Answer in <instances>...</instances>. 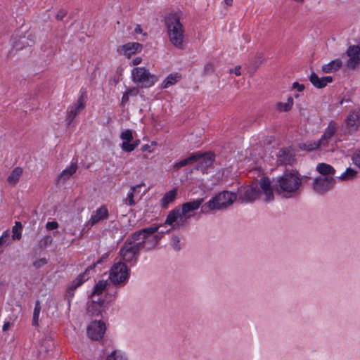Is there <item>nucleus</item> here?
<instances>
[{"mask_svg": "<svg viewBox=\"0 0 360 360\" xmlns=\"http://www.w3.org/2000/svg\"><path fill=\"white\" fill-rule=\"evenodd\" d=\"M165 25L169 42L179 50L185 49V27L176 13H169L165 17Z\"/></svg>", "mask_w": 360, "mask_h": 360, "instance_id": "nucleus-1", "label": "nucleus"}, {"mask_svg": "<svg viewBox=\"0 0 360 360\" xmlns=\"http://www.w3.org/2000/svg\"><path fill=\"white\" fill-rule=\"evenodd\" d=\"M236 199V194L229 191H223L216 195L201 207L202 213H207L214 210H221L231 205Z\"/></svg>", "mask_w": 360, "mask_h": 360, "instance_id": "nucleus-2", "label": "nucleus"}, {"mask_svg": "<svg viewBox=\"0 0 360 360\" xmlns=\"http://www.w3.org/2000/svg\"><path fill=\"white\" fill-rule=\"evenodd\" d=\"M146 243L145 240L137 242L136 244L124 242L119 252L122 262L134 266L137 262L140 251L144 248Z\"/></svg>", "mask_w": 360, "mask_h": 360, "instance_id": "nucleus-3", "label": "nucleus"}, {"mask_svg": "<svg viewBox=\"0 0 360 360\" xmlns=\"http://www.w3.org/2000/svg\"><path fill=\"white\" fill-rule=\"evenodd\" d=\"M129 278V270L124 262L119 261L110 268L109 280L115 285L124 286Z\"/></svg>", "mask_w": 360, "mask_h": 360, "instance_id": "nucleus-4", "label": "nucleus"}, {"mask_svg": "<svg viewBox=\"0 0 360 360\" xmlns=\"http://www.w3.org/2000/svg\"><path fill=\"white\" fill-rule=\"evenodd\" d=\"M278 188L281 191L287 193H292L297 192L302 184L301 179L292 172H285L277 179Z\"/></svg>", "mask_w": 360, "mask_h": 360, "instance_id": "nucleus-5", "label": "nucleus"}, {"mask_svg": "<svg viewBox=\"0 0 360 360\" xmlns=\"http://www.w3.org/2000/svg\"><path fill=\"white\" fill-rule=\"evenodd\" d=\"M131 77L133 82L141 88H149L158 81V77L143 67L134 68L131 71Z\"/></svg>", "mask_w": 360, "mask_h": 360, "instance_id": "nucleus-6", "label": "nucleus"}, {"mask_svg": "<svg viewBox=\"0 0 360 360\" xmlns=\"http://www.w3.org/2000/svg\"><path fill=\"white\" fill-rule=\"evenodd\" d=\"M335 180L333 177H316L312 184L314 191L318 193H324L330 190L335 185Z\"/></svg>", "mask_w": 360, "mask_h": 360, "instance_id": "nucleus-7", "label": "nucleus"}, {"mask_svg": "<svg viewBox=\"0 0 360 360\" xmlns=\"http://www.w3.org/2000/svg\"><path fill=\"white\" fill-rule=\"evenodd\" d=\"M158 226H152L150 227L140 229L133 233L129 238H127L125 242H129L130 243L136 244V241L146 240L148 236L158 231Z\"/></svg>", "mask_w": 360, "mask_h": 360, "instance_id": "nucleus-8", "label": "nucleus"}, {"mask_svg": "<svg viewBox=\"0 0 360 360\" xmlns=\"http://www.w3.org/2000/svg\"><path fill=\"white\" fill-rule=\"evenodd\" d=\"M188 219L189 217L182 216L179 208H175L169 212L165 220V224L171 225L175 229L179 226L184 225Z\"/></svg>", "mask_w": 360, "mask_h": 360, "instance_id": "nucleus-9", "label": "nucleus"}, {"mask_svg": "<svg viewBox=\"0 0 360 360\" xmlns=\"http://www.w3.org/2000/svg\"><path fill=\"white\" fill-rule=\"evenodd\" d=\"M295 160V154L291 148H281L277 154V161L280 165H292Z\"/></svg>", "mask_w": 360, "mask_h": 360, "instance_id": "nucleus-10", "label": "nucleus"}, {"mask_svg": "<svg viewBox=\"0 0 360 360\" xmlns=\"http://www.w3.org/2000/svg\"><path fill=\"white\" fill-rule=\"evenodd\" d=\"M105 331L104 323L98 321H93L87 328L88 336L95 340L102 338Z\"/></svg>", "mask_w": 360, "mask_h": 360, "instance_id": "nucleus-11", "label": "nucleus"}, {"mask_svg": "<svg viewBox=\"0 0 360 360\" xmlns=\"http://www.w3.org/2000/svg\"><path fill=\"white\" fill-rule=\"evenodd\" d=\"M349 57L347 66L354 70L360 63V47L359 46H350L346 52Z\"/></svg>", "mask_w": 360, "mask_h": 360, "instance_id": "nucleus-12", "label": "nucleus"}, {"mask_svg": "<svg viewBox=\"0 0 360 360\" xmlns=\"http://www.w3.org/2000/svg\"><path fill=\"white\" fill-rule=\"evenodd\" d=\"M259 195V191L256 187L252 186H247L241 188L238 191L239 199L245 202H252L255 200Z\"/></svg>", "mask_w": 360, "mask_h": 360, "instance_id": "nucleus-13", "label": "nucleus"}, {"mask_svg": "<svg viewBox=\"0 0 360 360\" xmlns=\"http://www.w3.org/2000/svg\"><path fill=\"white\" fill-rule=\"evenodd\" d=\"M85 103L82 96H79L77 103L70 106L67 112V124L70 125L76 116L84 108Z\"/></svg>", "mask_w": 360, "mask_h": 360, "instance_id": "nucleus-14", "label": "nucleus"}, {"mask_svg": "<svg viewBox=\"0 0 360 360\" xmlns=\"http://www.w3.org/2000/svg\"><path fill=\"white\" fill-rule=\"evenodd\" d=\"M194 154H198L200 155L195 162H198L197 169H200L202 172L206 170L207 168L210 167L214 160V156L212 153H202L200 152H197Z\"/></svg>", "mask_w": 360, "mask_h": 360, "instance_id": "nucleus-15", "label": "nucleus"}, {"mask_svg": "<svg viewBox=\"0 0 360 360\" xmlns=\"http://www.w3.org/2000/svg\"><path fill=\"white\" fill-rule=\"evenodd\" d=\"M108 216L109 213L106 206L102 205L93 212L89 221V224L91 226H94L101 221L106 220L108 218Z\"/></svg>", "mask_w": 360, "mask_h": 360, "instance_id": "nucleus-16", "label": "nucleus"}, {"mask_svg": "<svg viewBox=\"0 0 360 360\" xmlns=\"http://www.w3.org/2000/svg\"><path fill=\"white\" fill-rule=\"evenodd\" d=\"M104 301L98 299L97 301L92 300L87 304L86 313L89 316H98L103 310Z\"/></svg>", "mask_w": 360, "mask_h": 360, "instance_id": "nucleus-17", "label": "nucleus"}, {"mask_svg": "<svg viewBox=\"0 0 360 360\" xmlns=\"http://www.w3.org/2000/svg\"><path fill=\"white\" fill-rule=\"evenodd\" d=\"M259 184L262 191L266 195L265 201L269 202L273 200L274 193L270 179L268 177H262L260 179Z\"/></svg>", "mask_w": 360, "mask_h": 360, "instance_id": "nucleus-18", "label": "nucleus"}, {"mask_svg": "<svg viewBox=\"0 0 360 360\" xmlns=\"http://www.w3.org/2000/svg\"><path fill=\"white\" fill-rule=\"evenodd\" d=\"M346 124L349 128L357 130L360 126V110L351 111L347 117Z\"/></svg>", "mask_w": 360, "mask_h": 360, "instance_id": "nucleus-19", "label": "nucleus"}, {"mask_svg": "<svg viewBox=\"0 0 360 360\" xmlns=\"http://www.w3.org/2000/svg\"><path fill=\"white\" fill-rule=\"evenodd\" d=\"M204 202L203 198H199L193 201L185 202L182 205L181 213L183 217H187L186 214L189 213L190 212L195 211L198 210L200 206ZM188 217H190V215Z\"/></svg>", "mask_w": 360, "mask_h": 360, "instance_id": "nucleus-20", "label": "nucleus"}, {"mask_svg": "<svg viewBox=\"0 0 360 360\" xmlns=\"http://www.w3.org/2000/svg\"><path fill=\"white\" fill-rule=\"evenodd\" d=\"M309 81L316 88L321 89L332 82L333 77L331 76L319 77L316 73L312 72L309 77Z\"/></svg>", "mask_w": 360, "mask_h": 360, "instance_id": "nucleus-21", "label": "nucleus"}, {"mask_svg": "<svg viewBox=\"0 0 360 360\" xmlns=\"http://www.w3.org/2000/svg\"><path fill=\"white\" fill-rule=\"evenodd\" d=\"M77 162H72L70 165L65 169L57 177V184L68 181L77 170Z\"/></svg>", "mask_w": 360, "mask_h": 360, "instance_id": "nucleus-22", "label": "nucleus"}, {"mask_svg": "<svg viewBox=\"0 0 360 360\" xmlns=\"http://www.w3.org/2000/svg\"><path fill=\"white\" fill-rule=\"evenodd\" d=\"M336 129L335 123L334 122H330L328 127L326 129L324 134L320 139L321 142H322L323 147H326L328 145V141L335 134Z\"/></svg>", "mask_w": 360, "mask_h": 360, "instance_id": "nucleus-23", "label": "nucleus"}, {"mask_svg": "<svg viewBox=\"0 0 360 360\" xmlns=\"http://www.w3.org/2000/svg\"><path fill=\"white\" fill-rule=\"evenodd\" d=\"M120 137L122 140V143L120 145L121 149L124 152H127V146H130L134 138L132 131L131 129H127L120 134Z\"/></svg>", "mask_w": 360, "mask_h": 360, "instance_id": "nucleus-24", "label": "nucleus"}, {"mask_svg": "<svg viewBox=\"0 0 360 360\" xmlns=\"http://www.w3.org/2000/svg\"><path fill=\"white\" fill-rule=\"evenodd\" d=\"M124 54L129 57L131 54L140 52L142 49V45L137 42H129L122 46Z\"/></svg>", "mask_w": 360, "mask_h": 360, "instance_id": "nucleus-25", "label": "nucleus"}, {"mask_svg": "<svg viewBox=\"0 0 360 360\" xmlns=\"http://www.w3.org/2000/svg\"><path fill=\"white\" fill-rule=\"evenodd\" d=\"M321 147H323V144L320 139L317 141H309L306 143H300L298 144V148L300 150H307L308 152L314 150Z\"/></svg>", "mask_w": 360, "mask_h": 360, "instance_id": "nucleus-26", "label": "nucleus"}, {"mask_svg": "<svg viewBox=\"0 0 360 360\" xmlns=\"http://www.w3.org/2000/svg\"><path fill=\"white\" fill-rule=\"evenodd\" d=\"M100 262L101 261L98 260L96 263H94L89 266L83 274L79 275L72 284L74 288H77V287L80 286L85 281H87L89 278L88 276L89 272L95 268L96 264H99Z\"/></svg>", "mask_w": 360, "mask_h": 360, "instance_id": "nucleus-27", "label": "nucleus"}, {"mask_svg": "<svg viewBox=\"0 0 360 360\" xmlns=\"http://www.w3.org/2000/svg\"><path fill=\"white\" fill-rule=\"evenodd\" d=\"M53 347V339L50 336H46L41 340V342L40 343L39 352L48 353L49 351H51Z\"/></svg>", "mask_w": 360, "mask_h": 360, "instance_id": "nucleus-28", "label": "nucleus"}, {"mask_svg": "<svg viewBox=\"0 0 360 360\" xmlns=\"http://www.w3.org/2000/svg\"><path fill=\"white\" fill-rule=\"evenodd\" d=\"M199 157H200L199 155L193 153L187 158H185L181 161L176 162L173 167H174V168L178 169L185 167L186 165H193L198 160V158Z\"/></svg>", "mask_w": 360, "mask_h": 360, "instance_id": "nucleus-29", "label": "nucleus"}, {"mask_svg": "<svg viewBox=\"0 0 360 360\" xmlns=\"http://www.w3.org/2000/svg\"><path fill=\"white\" fill-rule=\"evenodd\" d=\"M181 76L179 73L169 75L162 82L161 86L162 89H167L169 86L174 85L181 79Z\"/></svg>", "mask_w": 360, "mask_h": 360, "instance_id": "nucleus-30", "label": "nucleus"}, {"mask_svg": "<svg viewBox=\"0 0 360 360\" xmlns=\"http://www.w3.org/2000/svg\"><path fill=\"white\" fill-rule=\"evenodd\" d=\"M342 66V61L340 59L332 60L328 64L322 66V70L325 73H330L338 70Z\"/></svg>", "mask_w": 360, "mask_h": 360, "instance_id": "nucleus-31", "label": "nucleus"}, {"mask_svg": "<svg viewBox=\"0 0 360 360\" xmlns=\"http://www.w3.org/2000/svg\"><path fill=\"white\" fill-rule=\"evenodd\" d=\"M22 169L20 167L14 168L7 178V181L12 185H15L22 174Z\"/></svg>", "mask_w": 360, "mask_h": 360, "instance_id": "nucleus-32", "label": "nucleus"}, {"mask_svg": "<svg viewBox=\"0 0 360 360\" xmlns=\"http://www.w3.org/2000/svg\"><path fill=\"white\" fill-rule=\"evenodd\" d=\"M177 191L176 188H174L169 192L166 193L164 197L162 199V207L163 208H167L169 203L172 202L176 196Z\"/></svg>", "mask_w": 360, "mask_h": 360, "instance_id": "nucleus-33", "label": "nucleus"}, {"mask_svg": "<svg viewBox=\"0 0 360 360\" xmlns=\"http://www.w3.org/2000/svg\"><path fill=\"white\" fill-rule=\"evenodd\" d=\"M316 170L322 175L326 176L335 174V169L330 165L326 163H319L316 166Z\"/></svg>", "mask_w": 360, "mask_h": 360, "instance_id": "nucleus-34", "label": "nucleus"}, {"mask_svg": "<svg viewBox=\"0 0 360 360\" xmlns=\"http://www.w3.org/2000/svg\"><path fill=\"white\" fill-rule=\"evenodd\" d=\"M293 105L292 97H288L286 103L278 102L276 104V108L280 112H288Z\"/></svg>", "mask_w": 360, "mask_h": 360, "instance_id": "nucleus-35", "label": "nucleus"}, {"mask_svg": "<svg viewBox=\"0 0 360 360\" xmlns=\"http://www.w3.org/2000/svg\"><path fill=\"white\" fill-rule=\"evenodd\" d=\"M143 185H144L143 184H137V185H135V186H133L132 187H131L130 191L127 194V198L124 200V202L126 205H129V206L135 205L136 202L134 199V192L136 191V190L138 188H139Z\"/></svg>", "mask_w": 360, "mask_h": 360, "instance_id": "nucleus-36", "label": "nucleus"}, {"mask_svg": "<svg viewBox=\"0 0 360 360\" xmlns=\"http://www.w3.org/2000/svg\"><path fill=\"white\" fill-rule=\"evenodd\" d=\"M107 281L101 280L99 281L94 287L93 292L91 294V297L95 295H100L103 293L104 290L107 287Z\"/></svg>", "mask_w": 360, "mask_h": 360, "instance_id": "nucleus-37", "label": "nucleus"}, {"mask_svg": "<svg viewBox=\"0 0 360 360\" xmlns=\"http://www.w3.org/2000/svg\"><path fill=\"white\" fill-rule=\"evenodd\" d=\"M356 176V171L351 167H349L338 177V179L341 181H350L354 179Z\"/></svg>", "mask_w": 360, "mask_h": 360, "instance_id": "nucleus-38", "label": "nucleus"}, {"mask_svg": "<svg viewBox=\"0 0 360 360\" xmlns=\"http://www.w3.org/2000/svg\"><path fill=\"white\" fill-rule=\"evenodd\" d=\"M52 242L53 238L50 235L45 236L39 240L37 243V248L39 250L45 249L49 245H50L52 243Z\"/></svg>", "mask_w": 360, "mask_h": 360, "instance_id": "nucleus-39", "label": "nucleus"}, {"mask_svg": "<svg viewBox=\"0 0 360 360\" xmlns=\"http://www.w3.org/2000/svg\"><path fill=\"white\" fill-rule=\"evenodd\" d=\"M41 311V305L40 302L37 300L35 302L34 312H33V318H32V325L34 326H38L39 314Z\"/></svg>", "mask_w": 360, "mask_h": 360, "instance_id": "nucleus-40", "label": "nucleus"}, {"mask_svg": "<svg viewBox=\"0 0 360 360\" xmlns=\"http://www.w3.org/2000/svg\"><path fill=\"white\" fill-rule=\"evenodd\" d=\"M22 229V224L20 221H15V225L12 229L13 239L20 240L22 237L21 230Z\"/></svg>", "mask_w": 360, "mask_h": 360, "instance_id": "nucleus-41", "label": "nucleus"}, {"mask_svg": "<svg viewBox=\"0 0 360 360\" xmlns=\"http://www.w3.org/2000/svg\"><path fill=\"white\" fill-rule=\"evenodd\" d=\"M160 238L158 236H155L151 239H146L145 241L148 242L145 244L144 248L146 249V250H150L153 249L158 244Z\"/></svg>", "mask_w": 360, "mask_h": 360, "instance_id": "nucleus-42", "label": "nucleus"}, {"mask_svg": "<svg viewBox=\"0 0 360 360\" xmlns=\"http://www.w3.org/2000/svg\"><path fill=\"white\" fill-rule=\"evenodd\" d=\"M106 360H127V359L120 352L115 350L107 356Z\"/></svg>", "mask_w": 360, "mask_h": 360, "instance_id": "nucleus-43", "label": "nucleus"}, {"mask_svg": "<svg viewBox=\"0 0 360 360\" xmlns=\"http://www.w3.org/2000/svg\"><path fill=\"white\" fill-rule=\"evenodd\" d=\"M171 245L176 251H179L181 250L180 247V240L178 236H173L171 241Z\"/></svg>", "mask_w": 360, "mask_h": 360, "instance_id": "nucleus-44", "label": "nucleus"}, {"mask_svg": "<svg viewBox=\"0 0 360 360\" xmlns=\"http://www.w3.org/2000/svg\"><path fill=\"white\" fill-rule=\"evenodd\" d=\"M21 314V307L20 305H17L13 308V315L10 317L13 321L17 320Z\"/></svg>", "mask_w": 360, "mask_h": 360, "instance_id": "nucleus-45", "label": "nucleus"}, {"mask_svg": "<svg viewBox=\"0 0 360 360\" xmlns=\"http://www.w3.org/2000/svg\"><path fill=\"white\" fill-rule=\"evenodd\" d=\"M46 264H47V259L46 258H40L33 262V266L36 269H39Z\"/></svg>", "mask_w": 360, "mask_h": 360, "instance_id": "nucleus-46", "label": "nucleus"}, {"mask_svg": "<svg viewBox=\"0 0 360 360\" xmlns=\"http://www.w3.org/2000/svg\"><path fill=\"white\" fill-rule=\"evenodd\" d=\"M140 143H141V141L139 139H136V140L133 139L130 146H127V148H128L127 153H130V152L133 151L140 144Z\"/></svg>", "mask_w": 360, "mask_h": 360, "instance_id": "nucleus-47", "label": "nucleus"}, {"mask_svg": "<svg viewBox=\"0 0 360 360\" xmlns=\"http://www.w3.org/2000/svg\"><path fill=\"white\" fill-rule=\"evenodd\" d=\"M76 288H74V285H72L70 288H69L67 290L66 295L68 297V305H70L71 299L74 296V291Z\"/></svg>", "mask_w": 360, "mask_h": 360, "instance_id": "nucleus-48", "label": "nucleus"}, {"mask_svg": "<svg viewBox=\"0 0 360 360\" xmlns=\"http://www.w3.org/2000/svg\"><path fill=\"white\" fill-rule=\"evenodd\" d=\"M58 227V224L57 221H49L47 222V224H46V228L47 229V230L49 231H51V230H53V229H56Z\"/></svg>", "mask_w": 360, "mask_h": 360, "instance_id": "nucleus-49", "label": "nucleus"}, {"mask_svg": "<svg viewBox=\"0 0 360 360\" xmlns=\"http://www.w3.org/2000/svg\"><path fill=\"white\" fill-rule=\"evenodd\" d=\"M9 236L10 234L8 230L3 233L2 236L0 237V246L6 243V240L9 238Z\"/></svg>", "mask_w": 360, "mask_h": 360, "instance_id": "nucleus-50", "label": "nucleus"}, {"mask_svg": "<svg viewBox=\"0 0 360 360\" xmlns=\"http://www.w3.org/2000/svg\"><path fill=\"white\" fill-rule=\"evenodd\" d=\"M352 160L354 164L360 167V150L354 155Z\"/></svg>", "mask_w": 360, "mask_h": 360, "instance_id": "nucleus-51", "label": "nucleus"}, {"mask_svg": "<svg viewBox=\"0 0 360 360\" xmlns=\"http://www.w3.org/2000/svg\"><path fill=\"white\" fill-rule=\"evenodd\" d=\"M126 92L129 96H136L139 94V91L138 88L133 87L129 89Z\"/></svg>", "mask_w": 360, "mask_h": 360, "instance_id": "nucleus-52", "label": "nucleus"}, {"mask_svg": "<svg viewBox=\"0 0 360 360\" xmlns=\"http://www.w3.org/2000/svg\"><path fill=\"white\" fill-rule=\"evenodd\" d=\"M204 70L207 74L212 73L214 72V66L212 64L208 63L205 65Z\"/></svg>", "mask_w": 360, "mask_h": 360, "instance_id": "nucleus-53", "label": "nucleus"}, {"mask_svg": "<svg viewBox=\"0 0 360 360\" xmlns=\"http://www.w3.org/2000/svg\"><path fill=\"white\" fill-rule=\"evenodd\" d=\"M292 89H297L298 91L301 92L304 89V86L299 84L298 82H294L292 84Z\"/></svg>", "mask_w": 360, "mask_h": 360, "instance_id": "nucleus-54", "label": "nucleus"}, {"mask_svg": "<svg viewBox=\"0 0 360 360\" xmlns=\"http://www.w3.org/2000/svg\"><path fill=\"white\" fill-rule=\"evenodd\" d=\"M141 150L143 152L148 151L150 153L153 152V149L151 148V146H150L148 144H145V145L142 146L141 148Z\"/></svg>", "mask_w": 360, "mask_h": 360, "instance_id": "nucleus-55", "label": "nucleus"}, {"mask_svg": "<svg viewBox=\"0 0 360 360\" xmlns=\"http://www.w3.org/2000/svg\"><path fill=\"white\" fill-rule=\"evenodd\" d=\"M66 15V12L65 11H59L56 15V19L58 20H62L63 18Z\"/></svg>", "mask_w": 360, "mask_h": 360, "instance_id": "nucleus-56", "label": "nucleus"}, {"mask_svg": "<svg viewBox=\"0 0 360 360\" xmlns=\"http://www.w3.org/2000/svg\"><path fill=\"white\" fill-rule=\"evenodd\" d=\"M129 99V96L127 94V92H124L122 97V105H124L127 103H128Z\"/></svg>", "mask_w": 360, "mask_h": 360, "instance_id": "nucleus-57", "label": "nucleus"}, {"mask_svg": "<svg viewBox=\"0 0 360 360\" xmlns=\"http://www.w3.org/2000/svg\"><path fill=\"white\" fill-rule=\"evenodd\" d=\"M259 64L257 65H254L252 68H250V67H248V73L250 74V75H253L254 73L255 72L256 70L257 69L258 66H259Z\"/></svg>", "mask_w": 360, "mask_h": 360, "instance_id": "nucleus-58", "label": "nucleus"}, {"mask_svg": "<svg viewBox=\"0 0 360 360\" xmlns=\"http://www.w3.org/2000/svg\"><path fill=\"white\" fill-rule=\"evenodd\" d=\"M141 60H142L141 58L136 57L132 60L131 63L133 65H138L139 64L141 63Z\"/></svg>", "mask_w": 360, "mask_h": 360, "instance_id": "nucleus-59", "label": "nucleus"}, {"mask_svg": "<svg viewBox=\"0 0 360 360\" xmlns=\"http://www.w3.org/2000/svg\"><path fill=\"white\" fill-rule=\"evenodd\" d=\"M240 68L241 67L240 65H237L235 67L233 72L236 76H240L241 75Z\"/></svg>", "mask_w": 360, "mask_h": 360, "instance_id": "nucleus-60", "label": "nucleus"}, {"mask_svg": "<svg viewBox=\"0 0 360 360\" xmlns=\"http://www.w3.org/2000/svg\"><path fill=\"white\" fill-rule=\"evenodd\" d=\"M11 326V323L10 321L5 322L4 326H3L2 330L4 331H6V330H8L9 329Z\"/></svg>", "mask_w": 360, "mask_h": 360, "instance_id": "nucleus-61", "label": "nucleus"}, {"mask_svg": "<svg viewBox=\"0 0 360 360\" xmlns=\"http://www.w3.org/2000/svg\"><path fill=\"white\" fill-rule=\"evenodd\" d=\"M135 32L137 34H141L143 32V30L139 25H137L134 30Z\"/></svg>", "mask_w": 360, "mask_h": 360, "instance_id": "nucleus-62", "label": "nucleus"}, {"mask_svg": "<svg viewBox=\"0 0 360 360\" xmlns=\"http://www.w3.org/2000/svg\"><path fill=\"white\" fill-rule=\"evenodd\" d=\"M224 2L228 6H231L233 4V0H224Z\"/></svg>", "mask_w": 360, "mask_h": 360, "instance_id": "nucleus-63", "label": "nucleus"}]
</instances>
